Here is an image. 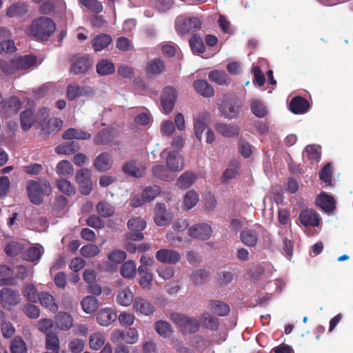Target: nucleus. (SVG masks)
<instances>
[{"label": "nucleus", "mask_w": 353, "mask_h": 353, "mask_svg": "<svg viewBox=\"0 0 353 353\" xmlns=\"http://www.w3.org/2000/svg\"><path fill=\"white\" fill-rule=\"evenodd\" d=\"M199 200L198 193L194 190H189L183 197V206L185 210H189L197 204Z\"/></svg>", "instance_id": "nucleus-46"}, {"label": "nucleus", "mask_w": 353, "mask_h": 353, "mask_svg": "<svg viewBox=\"0 0 353 353\" xmlns=\"http://www.w3.org/2000/svg\"><path fill=\"white\" fill-rule=\"evenodd\" d=\"M132 308L138 315L150 316L154 312V307L152 303L141 296L134 298Z\"/></svg>", "instance_id": "nucleus-12"}, {"label": "nucleus", "mask_w": 353, "mask_h": 353, "mask_svg": "<svg viewBox=\"0 0 353 353\" xmlns=\"http://www.w3.org/2000/svg\"><path fill=\"white\" fill-rule=\"evenodd\" d=\"M83 312L86 314L94 313L98 307V300L90 295L85 296L81 301Z\"/></svg>", "instance_id": "nucleus-36"}, {"label": "nucleus", "mask_w": 353, "mask_h": 353, "mask_svg": "<svg viewBox=\"0 0 353 353\" xmlns=\"http://www.w3.org/2000/svg\"><path fill=\"white\" fill-rule=\"evenodd\" d=\"M96 71L100 76L112 74L115 71V65L108 59H101L96 65Z\"/></svg>", "instance_id": "nucleus-34"}, {"label": "nucleus", "mask_w": 353, "mask_h": 353, "mask_svg": "<svg viewBox=\"0 0 353 353\" xmlns=\"http://www.w3.org/2000/svg\"><path fill=\"white\" fill-rule=\"evenodd\" d=\"M156 332L163 338H169L173 333L172 325L167 321L159 320L154 324Z\"/></svg>", "instance_id": "nucleus-35"}, {"label": "nucleus", "mask_w": 353, "mask_h": 353, "mask_svg": "<svg viewBox=\"0 0 353 353\" xmlns=\"http://www.w3.org/2000/svg\"><path fill=\"white\" fill-rule=\"evenodd\" d=\"M112 41V37L106 34H99L92 41V46L94 51L99 52L105 49Z\"/></svg>", "instance_id": "nucleus-27"}, {"label": "nucleus", "mask_w": 353, "mask_h": 353, "mask_svg": "<svg viewBox=\"0 0 353 353\" xmlns=\"http://www.w3.org/2000/svg\"><path fill=\"white\" fill-rule=\"evenodd\" d=\"M12 353H27V346L24 341L20 337H15L10 346Z\"/></svg>", "instance_id": "nucleus-58"}, {"label": "nucleus", "mask_w": 353, "mask_h": 353, "mask_svg": "<svg viewBox=\"0 0 353 353\" xmlns=\"http://www.w3.org/2000/svg\"><path fill=\"white\" fill-rule=\"evenodd\" d=\"M92 65V61L88 57L77 58L71 67V71L75 74L86 72Z\"/></svg>", "instance_id": "nucleus-21"}, {"label": "nucleus", "mask_w": 353, "mask_h": 353, "mask_svg": "<svg viewBox=\"0 0 353 353\" xmlns=\"http://www.w3.org/2000/svg\"><path fill=\"white\" fill-rule=\"evenodd\" d=\"M80 252L85 258H92L100 253V249L94 244H88L81 248Z\"/></svg>", "instance_id": "nucleus-59"}, {"label": "nucleus", "mask_w": 353, "mask_h": 353, "mask_svg": "<svg viewBox=\"0 0 353 353\" xmlns=\"http://www.w3.org/2000/svg\"><path fill=\"white\" fill-rule=\"evenodd\" d=\"M124 342L127 344H135L139 341V334L134 327H130L124 331Z\"/></svg>", "instance_id": "nucleus-64"}, {"label": "nucleus", "mask_w": 353, "mask_h": 353, "mask_svg": "<svg viewBox=\"0 0 353 353\" xmlns=\"http://www.w3.org/2000/svg\"><path fill=\"white\" fill-rule=\"evenodd\" d=\"M239 163L237 161H232L222 175L221 180L223 182H227L236 178L239 174Z\"/></svg>", "instance_id": "nucleus-41"}, {"label": "nucleus", "mask_w": 353, "mask_h": 353, "mask_svg": "<svg viewBox=\"0 0 353 353\" xmlns=\"http://www.w3.org/2000/svg\"><path fill=\"white\" fill-rule=\"evenodd\" d=\"M197 176L192 172H186L181 174L178 179V186L180 188H188L190 187L196 180Z\"/></svg>", "instance_id": "nucleus-44"}, {"label": "nucleus", "mask_w": 353, "mask_h": 353, "mask_svg": "<svg viewBox=\"0 0 353 353\" xmlns=\"http://www.w3.org/2000/svg\"><path fill=\"white\" fill-rule=\"evenodd\" d=\"M176 100V90L172 87H167L164 89L161 95V108L163 112L168 114L174 106Z\"/></svg>", "instance_id": "nucleus-9"}, {"label": "nucleus", "mask_w": 353, "mask_h": 353, "mask_svg": "<svg viewBox=\"0 0 353 353\" xmlns=\"http://www.w3.org/2000/svg\"><path fill=\"white\" fill-rule=\"evenodd\" d=\"M156 259L158 261L165 263L174 265L181 260L180 253L174 250L163 248L156 252Z\"/></svg>", "instance_id": "nucleus-11"}, {"label": "nucleus", "mask_w": 353, "mask_h": 353, "mask_svg": "<svg viewBox=\"0 0 353 353\" xmlns=\"http://www.w3.org/2000/svg\"><path fill=\"white\" fill-rule=\"evenodd\" d=\"M126 253L120 250H114L109 252L107 257L109 261L114 264H120L126 259Z\"/></svg>", "instance_id": "nucleus-56"}, {"label": "nucleus", "mask_w": 353, "mask_h": 353, "mask_svg": "<svg viewBox=\"0 0 353 353\" xmlns=\"http://www.w3.org/2000/svg\"><path fill=\"white\" fill-rule=\"evenodd\" d=\"M332 170L331 163H328L325 165L319 172V177L326 185H332Z\"/></svg>", "instance_id": "nucleus-63"}, {"label": "nucleus", "mask_w": 353, "mask_h": 353, "mask_svg": "<svg viewBox=\"0 0 353 353\" xmlns=\"http://www.w3.org/2000/svg\"><path fill=\"white\" fill-rule=\"evenodd\" d=\"M92 176V171L88 168L81 169L76 172V183L79 185V191L84 195L89 194L93 189Z\"/></svg>", "instance_id": "nucleus-5"}, {"label": "nucleus", "mask_w": 353, "mask_h": 353, "mask_svg": "<svg viewBox=\"0 0 353 353\" xmlns=\"http://www.w3.org/2000/svg\"><path fill=\"white\" fill-rule=\"evenodd\" d=\"M21 103L17 97H11L5 101L2 109L1 114L6 117H11L18 112L21 108Z\"/></svg>", "instance_id": "nucleus-17"}, {"label": "nucleus", "mask_w": 353, "mask_h": 353, "mask_svg": "<svg viewBox=\"0 0 353 353\" xmlns=\"http://www.w3.org/2000/svg\"><path fill=\"white\" fill-rule=\"evenodd\" d=\"M251 109L252 113L257 117L263 118L264 117L267 113V109L264 104L257 99H254L252 101L251 103Z\"/></svg>", "instance_id": "nucleus-55"}, {"label": "nucleus", "mask_w": 353, "mask_h": 353, "mask_svg": "<svg viewBox=\"0 0 353 353\" xmlns=\"http://www.w3.org/2000/svg\"><path fill=\"white\" fill-rule=\"evenodd\" d=\"M241 241L248 247H254L259 240L258 233L253 229L245 228L240 234Z\"/></svg>", "instance_id": "nucleus-26"}, {"label": "nucleus", "mask_w": 353, "mask_h": 353, "mask_svg": "<svg viewBox=\"0 0 353 353\" xmlns=\"http://www.w3.org/2000/svg\"><path fill=\"white\" fill-rule=\"evenodd\" d=\"M28 12V7L23 3H15L8 7L6 15L10 18H21Z\"/></svg>", "instance_id": "nucleus-30"}, {"label": "nucleus", "mask_w": 353, "mask_h": 353, "mask_svg": "<svg viewBox=\"0 0 353 353\" xmlns=\"http://www.w3.org/2000/svg\"><path fill=\"white\" fill-rule=\"evenodd\" d=\"M196 91L204 97H211L214 94L213 88L204 80L199 79L194 82Z\"/></svg>", "instance_id": "nucleus-33"}, {"label": "nucleus", "mask_w": 353, "mask_h": 353, "mask_svg": "<svg viewBox=\"0 0 353 353\" xmlns=\"http://www.w3.org/2000/svg\"><path fill=\"white\" fill-rule=\"evenodd\" d=\"M56 172L61 177H70L73 174L74 168L70 161L62 160L57 165Z\"/></svg>", "instance_id": "nucleus-38"}, {"label": "nucleus", "mask_w": 353, "mask_h": 353, "mask_svg": "<svg viewBox=\"0 0 353 353\" xmlns=\"http://www.w3.org/2000/svg\"><path fill=\"white\" fill-rule=\"evenodd\" d=\"M136 263L132 260H128L121 267L120 272L121 275L127 279H132L136 274Z\"/></svg>", "instance_id": "nucleus-45"}, {"label": "nucleus", "mask_w": 353, "mask_h": 353, "mask_svg": "<svg viewBox=\"0 0 353 353\" xmlns=\"http://www.w3.org/2000/svg\"><path fill=\"white\" fill-rule=\"evenodd\" d=\"M57 327L63 331H68L73 326V318L66 312H59L55 316Z\"/></svg>", "instance_id": "nucleus-20"}, {"label": "nucleus", "mask_w": 353, "mask_h": 353, "mask_svg": "<svg viewBox=\"0 0 353 353\" xmlns=\"http://www.w3.org/2000/svg\"><path fill=\"white\" fill-rule=\"evenodd\" d=\"M48 115H45V117L42 118L40 121V129L46 134H48L53 132L59 131L63 125V121L58 118L50 119L48 121H46Z\"/></svg>", "instance_id": "nucleus-15"}, {"label": "nucleus", "mask_w": 353, "mask_h": 353, "mask_svg": "<svg viewBox=\"0 0 353 353\" xmlns=\"http://www.w3.org/2000/svg\"><path fill=\"white\" fill-rule=\"evenodd\" d=\"M210 309L219 316H225L230 312L228 305L219 301H213L209 305Z\"/></svg>", "instance_id": "nucleus-52"}, {"label": "nucleus", "mask_w": 353, "mask_h": 353, "mask_svg": "<svg viewBox=\"0 0 353 353\" xmlns=\"http://www.w3.org/2000/svg\"><path fill=\"white\" fill-rule=\"evenodd\" d=\"M14 59L17 63V70L28 69L34 65L37 62V58L33 55H26Z\"/></svg>", "instance_id": "nucleus-43"}, {"label": "nucleus", "mask_w": 353, "mask_h": 353, "mask_svg": "<svg viewBox=\"0 0 353 353\" xmlns=\"http://www.w3.org/2000/svg\"><path fill=\"white\" fill-rule=\"evenodd\" d=\"M217 132L225 137H231L238 134L239 130L235 126L218 123L216 125Z\"/></svg>", "instance_id": "nucleus-61"}, {"label": "nucleus", "mask_w": 353, "mask_h": 353, "mask_svg": "<svg viewBox=\"0 0 353 353\" xmlns=\"http://www.w3.org/2000/svg\"><path fill=\"white\" fill-rule=\"evenodd\" d=\"M20 301V295L12 289L5 288L0 291V302L5 309L10 310Z\"/></svg>", "instance_id": "nucleus-7"}, {"label": "nucleus", "mask_w": 353, "mask_h": 353, "mask_svg": "<svg viewBox=\"0 0 353 353\" xmlns=\"http://www.w3.org/2000/svg\"><path fill=\"white\" fill-rule=\"evenodd\" d=\"M210 117V114L207 112H201L194 117V131L199 141L202 139L203 132L210 128L207 125Z\"/></svg>", "instance_id": "nucleus-13"}, {"label": "nucleus", "mask_w": 353, "mask_h": 353, "mask_svg": "<svg viewBox=\"0 0 353 353\" xmlns=\"http://www.w3.org/2000/svg\"><path fill=\"white\" fill-rule=\"evenodd\" d=\"M212 234V226L206 223H199L188 228V235L192 238L201 241L209 239Z\"/></svg>", "instance_id": "nucleus-6"}, {"label": "nucleus", "mask_w": 353, "mask_h": 353, "mask_svg": "<svg viewBox=\"0 0 353 353\" xmlns=\"http://www.w3.org/2000/svg\"><path fill=\"white\" fill-rule=\"evenodd\" d=\"M176 31L181 34H188L190 32L201 28L200 20L196 17L188 19L177 18L175 24Z\"/></svg>", "instance_id": "nucleus-10"}, {"label": "nucleus", "mask_w": 353, "mask_h": 353, "mask_svg": "<svg viewBox=\"0 0 353 353\" xmlns=\"http://www.w3.org/2000/svg\"><path fill=\"white\" fill-rule=\"evenodd\" d=\"M299 219L304 225L318 226L320 223L318 214L312 209L303 210L300 214Z\"/></svg>", "instance_id": "nucleus-23"}, {"label": "nucleus", "mask_w": 353, "mask_h": 353, "mask_svg": "<svg viewBox=\"0 0 353 353\" xmlns=\"http://www.w3.org/2000/svg\"><path fill=\"white\" fill-rule=\"evenodd\" d=\"M54 322L50 319L43 318L41 319L36 323V327L37 329L48 335V334H52L50 330L52 327Z\"/></svg>", "instance_id": "nucleus-62"}, {"label": "nucleus", "mask_w": 353, "mask_h": 353, "mask_svg": "<svg viewBox=\"0 0 353 353\" xmlns=\"http://www.w3.org/2000/svg\"><path fill=\"white\" fill-rule=\"evenodd\" d=\"M37 301L43 307L52 313L57 312L59 310L54 297L48 292L39 293Z\"/></svg>", "instance_id": "nucleus-22"}, {"label": "nucleus", "mask_w": 353, "mask_h": 353, "mask_svg": "<svg viewBox=\"0 0 353 353\" xmlns=\"http://www.w3.org/2000/svg\"><path fill=\"white\" fill-rule=\"evenodd\" d=\"M79 149L77 144L74 142H68L58 145L55 148L57 153L64 155H69L74 153Z\"/></svg>", "instance_id": "nucleus-53"}, {"label": "nucleus", "mask_w": 353, "mask_h": 353, "mask_svg": "<svg viewBox=\"0 0 353 353\" xmlns=\"http://www.w3.org/2000/svg\"><path fill=\"white\" fill-rule=\"evenodd\" d=\"M59 339L56 334L52 333L46 335V347L47 350H51L53 353H59Z\"/></svg>", "instance_id": "nucleus-48"}, {"label": "nucleus", "mask_w": 353, "mask_h": 353, "mask_svg": "<svg viewBox=\"0 0 353 353\" xmlns=\"http://www.w3.org/2000/svg\"><path fill=\"white\" fill-rule=\"evenodd\" d=\"M55 29L54 21L48 17H43L34 20L26 30V33L37 40H46L52 34Z\"/></svg>", "instance_id": "nucleus-1"}, {"label": "nucleus", "mask_w": 353, "mask_h": 353, "mask_svg": "<svg viewBox=\"0 0 353 353\" xmlns=\"http://www.w3.org/2000/svg\"><path fill=\"white\" fill-rule=\"evenodd\" d=\"M48 114V109L46 108L40 109L37 115L34 114L31 108L26 109L20 114L21 126L23 130L27 131L36 121L40 124L41 119Z\"/></svg>", "instance_id": "nucleus-4"}, {"label": "nucleus", "mask_w": 353, "mask_h": 353, "mask_svg": "<svg viewBox=\"0 0 353 353\" xmlns=\"http://www.w3.org/2000/svg\"><path fill=\"white\" fill-rule=\"evenodd\" d=\"M319 148L315 145H307L303 152L305 158L310 161H318L320 159Z\"/></svg>", "instance_id": "nucleus-57"}, {"label": "nucleus", "mask_w": 353, "mask_h": 353, "mask_svg": "<svg viewBox=\"0 0 353 353\" xmlns=\"http://www.w3.org/2000/svg\"><path fill=\"white\" fill-rule=\"evenodd\" d=\"M112 163L113 160L111 154L108 152H103L96 157L94 166L99 172H105L112 168Z\"/></svg>", "instance_id": "nucleus-18"}, {"label": "nucleus", "mask_w": 353, "mask_h": 353, "mask_svg": "<svg viewBox=\"0 0 353 353\" xmlns=\"http://www.w3.org/2000/svg\"><path fill=\"white\" fill-rule=\"evenodd\" d=\"M167 168L172 172H179L185 168V161L182 155L176 151H169L165 158Z\"/></svg>", "instance_id": "nucleus-8"}, {"label": "nucleus", "mask_w": 353, "mask_h": 353, "mask_svg": "<svg viewBox=\"0 0 353 353\" xmlns=\"http://www.w3.org/2000/svg\"><path fill=\"white\" fill-rule=\"evenodd\" d=\"M308 108L307 101L301 97H294L291 101L290 109L294 114H303L307 112Z\"/></svg>", "instance_id": "nucleus-32"}, {"label": "nucleus", "mask_w": 353, "mask_h": 353, "mask_svg": "<svg viewBox=\"0 0 353 353\" xmlns=\"http://www.w3.org/2000/svg\"><path fill=\"white\" fill-rule=\"evenodd\" d=\"M152 172L155 177L163 181H171L175 179L172 172L163 165H155L152 167Z\"/></svg>", "instance_id": "nucleus-29"}, {"label": "nucleus", "mask_w": 353, "mask_h": 353, "mask_svg": "<svg viewBox=\"0 0 353 353\" xmlns=\"http://www.w3.org/2000/svg\"><path fill=\"white\" fill-rule=\"evenodd\" d=\"M209 79L219 85L226 84L229 78L224 71L214 70L209 73Z\"/></svg>", "instance_id": "nucleus-54"}, {"label": "nucleus", "mask_w": 353, "mask_h": 353, "mask_svg": "<svg viewBox=\"0 0 353 353\" xmlns=\"http://www.w3.org/2000/svg\"><path fill=\"white\" fill-rule=\"evenodd\" d=\"M57 187L63 193L70 196L75 193V188L72 183L66 179H61L57 181Z\"/></svg>", "instance_id": "nucleus-60"}, {"label": "nucleus", "mask_w": 353, "mask_h": 353, "mask_svg": "<svg viewBox=\"0 0 353 353\" xmlns=\"http://www.w3.org/2000/svg\"><path fill=\"white\" fill-rule=\"evenodd\" d=\"M316 205L327 213L333 212L335 208V201L332 196L325 193L321 194L316 201Z\"/></svg>", "instance_id": "nucleus-28"}, {"label": "nucleus", "mask_w": 353, "mask_h": 353, "mask_svg": "<svg viewBox=\"0 0 353 353\" xmlns=\"http://www.w3.org/2000/svg\"><path fill=\"white\" fill-rule=\"evenodd\" d=\"M219 109L221 114L226 118H235L239 113V106L235 105L228 100H223L218 103Z\"/></svg>", "instance_id": "nucleus-24"}, {"label": "nucleus", "mask_w": 353, "mask_h": 353, "mask_svg": "<svg viewBox=\"0 0 353 353\" xmlns=\"http://www.w3.org/2000/svg\"><path fill=\"white\" fill-rule=\"evenodd\" d=\"M138 272L140 276L139 283L145 290H150L152 287L153 276L152 273L148 272V268L144 266H139Z\"/></svg>", "instance_id": "nucleus-31"}, {"label": "nucleus", "mask_w": 353, "mask_h": 353, "mask_svg": "<svg viewBox=\"0 0 353 353\" xmlns=\"http://www.w3.org/2000/svg\"><path fill=\"white\" fill-rule=\"evenodd\" d=\"M145 165L134 160L125 163L123 167V171L125 174L135 177L142 176L145 174Z\"/></svg>", "instance_id": "nucleus-16"}, {"label": "nucleus", "mask_w": 353, "mask_h": 353, "mask_svg": "<svg viewBox=\"0 0 353 353\" xmlns=\"http://www.w3.org/2000/svg\"><path fill=\"white\" fill-rule=\"evenodd\" d=\"M117 319V314L113 309L105 307L101 309L97 315V321L102 326H108Z\"/></svg>", "instance_id": "nucleus-19"}, {"label": "nucleus", "mask_w": 353, "mask_h": 353, "mask_svg": "<svg viewBox=\"0 0 353 353\" xmlns=\"http://www.w3.org/2000/svg\"><path fill=\"white\" fill-rule=\"evenodd\" d=\"M105 336L101 332H94L89 338L90 347L94 350H99L105 343Z\"/></svg>", "instance_id": "nucleus-42"}, {"label": "nucleus", "mask_w": 353, "mask_h": 353, "mask_svg": "<svg viewBox=\"0 0 353 353\" xmlns=\"http://www.w3.org/2000/svg\"><path fill=\"white\" fill-rule=\"evenodd\" d=\"M190 46L194 54H202L205 52V46L203 42L202 38L198 35L194 34L190 39Z\"/></svg>", "instance_id": "nucleus-50"}, {"label": "nucleus", "mask_w": 353, "mask_h": 353, "mask_svg": "<svg viewBox=\"0 0 353 353\" xmlns=\"http://www.w3.org/2000/svg\"><path fill=\"white\" fill-rule=\"evenodd\" d=\"M25 248L24 242L11 241L5 248V252L10 256H14L21 253Z\"/></svg>", "instance_id": "nucleus-47"}, {"label": "nucleus", "mask_w": 353, "mask_h": 353, "mask_svg": "<svg viewBox=\"0 0 353 353\" xmlns=\"http://www.w3.org/2000/svg\"><path fill=\"white\" fill-rule=\"evenodd\" d=\"M146 70L151 74H159L165 70V66L163 61L155 59L149 62Z\"/></svg>", "instance_id": "nucleus-51"}, {"label": "nucleus", "mask_w": 353, "mask_h": 353, "mask_svg": "<svg viewBox=\"0 0 353 353\" xmlns=\"http://www.w3.org/2000/svg\"><path fill=\"white\" fill-rule=\"evenodd\" d=\"M27 191L31 202L34 204H40L45 196L49 195L51 192V185L48 181L28 182Z\"/></svg>", "instance_id": "nucleus-2"}, {"label": "nucleus", "mask_w": 353, "mask_h": 353, "mask_svg": "<svg viewBox=\"0 0 353 353\" xmlns=\"http://www.w3.org/2000/svg\"><path fill=\"white\" fill-rule=\"evenodd\" d=\"M43 252L44 249L41 245L31 247L26 252L24 259L31 262L38 261Z\"/></svg>", "instance_id": "nucleus-40"}, {"label": "nucleus", "mask_w": 353, "mask_h": 353, "mask_svg": "<svg viewBox=\"0 0 353 353\" xmlns=\"http://www.w3.org/2000/svg\"><path fill=\"white\" fill-rule=\"evenodd\" d=\"M172 219V214L167 211L165 204L159 203L156 204L154 220L157 225H167L170 223Z\"/></svg>", "instance_id": "nucleus-14"}, {"label": "nucleus", "mask_w": 353, "mask_h": 353, "mask_svg": "<svg viewBox=\"0 0 353 353\" xmlns=\"http://www.w3.org/2000/svg\"><path fill=\"white\" fill-rule=\"evenodd\" d=\"M96 208L98 214L105 218L112 216L115 212L114 207L106 201H100Z\"/></svg>", "instance_id": "nucleus-49"}, {"label": "nucleus", "mask_w": 353, "mask_h": 353, "mask_svg": "<svg viewBox=\"0 0 353 353\" xmlns=\"http://www.w3.org/2000/svg\"><path fill=\"white\" fill-rule=\"evenodd\" d=\"M134 299V294L128 287L120 289L116 297L117 303L124 307H128L132 303L133 304Z\"/></svg>", "instance_id": "nucleus-25"}, {"label": "nucleus", "mask_w": 353, "mask_h": 353, "mask_svg": "<svg viewBox=\"0 0 353 353\" xmlns=\"http://www.w3.org/2000/svg\"><path fill=\"white\" fill-rule=\"evenodd\" d=\"M14 270L6 265H0V285H10L14 283V279L12 277Z\"/></svg>", "instance_id": "nucleus-37"}, {"label": "nucleus", "mask_w": 353, "mask_h": 353, "mask_svg": "<svg viewBox=\"0 0 353 353\" xmlns=\"http://www.w3.org/2000/svg\"><path fill=\"white\" fill-rule=\"evenodd\" d=\"M90 133L76 128H70L64 132L63 138L65 139H82L86 140L90 138Z\"/></svg>", "instance_id": "nucleus-39"}, {"label": "nucleus", "mask_w": 353, "mask_h": 353, "mask_svg": "<svg viewBox=\"0 0 353 353\" xmlns=\"http://www.w3.org/2000/svg\"><path fill=\"white\" fill-rule=\"evenodd\" d=\"M170 318L184 334L195 333L199 329V323L196 319L183 314L174 312L170 314Z\"/></svg>", "instance_id": "nucleus-3"}]
</instances>
